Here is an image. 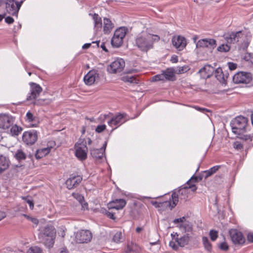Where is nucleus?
Here are the masks:
<instances>
[{
    "instance_id": "f257e3e1",
    "label": "nucleus",
    "mask_w": 253,
    "mask_h": 253,
    "mask_svg": "<svg viewBox=\"0 0 253 253\" xmlns=\"http://www.w3.org/2000/svg\"><path fill=\"white\" fill-rule=\"evenodd\" d=\"M248 124V118L240 116L232 120L230 122V126L232 132L237 135L238 138L245 141L250 140L252 141L253 136L251 135L245 134Z\"/></svg>"
},
{
    "instance_id": "f03ea898",
    "label": "nucleus",
    "mask_w": 253,
    "mask_h": 253,
    "mask_svg": "<svg viewBox=\"0 0 253 253\" xmlns=\"http://www.w3.org/2000/svg\"><path fill=\"white\" fill-rule=\"evenodd\" d=\"M160 39V37L157 35L143 34L136 37L135 40V45L141 51L147 52L153 48L154 42L159 41Z\"/></svg>"
},
{
    "instance_id": "7ed1b4c3",
    "label": "nucleus",
    "mask_w": 253,
    "mask_h": 253,
    "mask_svg": "<svg viewBox=\"0 0 253 253\" xmlns=\"http://www.w3.org/2000/svg\"><path fill=\"white\" fill-rule=\"evenodd\" d=\"M41 236L45 245L48 248L52 247L56 236V231L52 225H47L42 231Z\"/></svg>"
},
{
    "instance_id": "20e7f679",
    "label": "nucleus",
    "mask_w": 253,
    "mask_h": 253,
    "mask_svg": "<svg viewBox=\"0 0 253 253\" xmlns=\"http://www.w3.org/2000/svg\"><path fill=\"white\" fill-rule=\"evenodd\" d=\"M75 156L81 161L87 158V147L84 139H80L75 144Z\"/></svg>"
},
{
    "instance_id": "39448f33",
    "label": "nucleus",
    "mask_w": 253,
    "mask_h": 253,
    "mask_svg": "<svg viewBox=\"0 0 253 253\" xmlns=\"http://www.w3.org/2000/svg\"><path fill=\"white\" fill-rule=\"evenodd\" d=\"M246 35L243 30L237 32H228L225 33L223 37L228 43L235 44L241 42Z\"/></svg>"
},
{
    "instance_id": "423d86ee",
    "label": "nucleus",
    "mask_w": 253,
    "mask_h": 253,
    "mask_svg": "<svg viewBox=\"0 0 253 253\" xmlns=\"http://www.w3.org/2000/svg\"><path fill=\"white\" fill-rule=\"evenodd\" d=\"M188 189H190L192 192H195L196 191L197 188L195 184H192L191 185H188V186H186L179 189L177 191V193L173 192L171 194V197L169 198V199H170V201H171V208H173L176 206L178 202L179 197L182 199V197L181 196H182L183 195H186V190Z\"/></svg>"
},
{
    "instance_id": "0eeeda50",
    "label": "nucleus",
    "mask_w": 253,
    "mask_h": 253,
    "mask_svg": "<svg viewBox=\"0 0 253 253\" xmlns=\"http://www.w3.org/2000/svg\"><path fill=\"white\" fill-rule=\"evenodd\" d=\"M127 29L125 27L119 28L115 31L111 40V44L113 46L119 47L122 44Z\"/></svg>"
},
{
    "instance_id": "6e6552de",
    "label": "nucleus",
    "mask_w": 253,
    "mask_h": 253,
    "mask_svg": "<svg viewBox=\"0 0 253 253\" xmlns=\"http://www.w3.org/2000/svg\"><path fill=\"white\" fill-rule=\"evenodd\" d=\"M253 79L252 74L250 72H239L235 74L232 78L233 82L236 84L251 83Z\"/></svg>"
},
{
    "instance_id": "1a4fd4ad",
    "label": "nucleus",
    "mask_w": 253,
    "mask_h": 253,
    "mask_svg": "<svg viewBox=\"0 0 253 253\" xmlns=\"http://www.w3.org/2000/svg\"><path fill=\"white\" fill-rule=\"evenodd\" d=\"M23 0L20 2L15 1L14 0H5L4 5L7 12L13 16H17L18 11L21 6Z\"/></svg>"
},
{
    "instance_id": "9d476101",
    "label": "nucleus",
    "mask_w": 253,
    "mask_h": 253,
    "mask_svg": "<svg viewBox=\"0 0 253 253\" xmlns=\"http://www.w3.org/2000/svg\"><path fill=\"white\" fill-rule=\"evenodd\" d=\"M92 238L91 232L88 230H80L75 235V241L77 243H87L90 242Z\"/></svg>"
},
{
    "instance_id": "9b49d317",
    "label": "nucleus",
    "mask_w": 253,
    "mask_h": 253,
    "mask_svg": "<svg viewBox=\"0 0 253 253\" xmlns=\"http://www.w3.org/2000/svg\"><path fill=\"white\" fill-rule=\"evenodd\" d=\"M125 66V62L122 58H117L108 67L107 70L110 73H120Z\"/></svg>"
},
{
    "instance_id": "f8f14e48",
    "label": "nucleus",
    "mask_w": 253,
    "mask_h": 253,
    "mask_svg": "<svg viewBox=\"0 0 253 253\" xmlns=\"http://www.w3.org/2000/svg\"><path fill=\"white\" fill-rule=\"evenodd\" d=\"M38 139V133L35 130L25 131L22 135V140L27 145H32Z\"/></svg>"
},
{
    "instance_id": "ddd939ff",
    "label": "nucleus",
    "mask_w": 253,
    "mask_h": 253,
    "mask_svg": "<svg viewBox=\"0 0 253 253\" xmlns=\"http://www.w3.org/2000/svg\"><path fill=\"white\" fill-rule=\"evenodd\" d=\"M99 71L95 69L89 71L84 78V83L87 85H91L97 82L100 78Z\"/></svg>"
},
{
    "instance_id": "4468645a",
    "label": "nucleus",
    "mask_w": 253,
    "mask_h": 253,
    "mask_svg": "<svg viewBox=\"0 0 253 253\" xmlns=\"http://www.w3.org/2000/svg\"><path fill=\"white\" fill-rule=\"evenodd\" d=\"M30 86V92L28 93L26 100H34L39 96L42 91V87L38 84L31 82L29 84Z\"/></svg>"
},
{
    "instance_id": "2eb2a0df",
    "label": "nucleus",
    "mask_w": 253,
    "mask_h": 253,
    "mask_svg": "<svg viewBox=\"0 0 253 253\" xmlns=\"http://www.w3.org/2000/svg\"><path fill=\"white\" fill-rule=\"evenodd\" d=\"M229 234L232 242L235 245H243L245 242V238L242 233L237 229H231L229 231Z\"/></svg>"
},
{
    "instance_id": "dca6fc26",
    "label": "nucleus",
    "mask_w": 253,
    "mask_h": 253,
    "mask_svg": "<svg viewBox=\"0 0 253 253\" xmlns=\"http://www.w3.org/2000/svg\"><path fill=\"white\" fill-rule=\"evenodd\" d=\"M83 180L82 176L79 175L71 174L68 178L65 184L67 188L69 189H73L76 188Z\"/></svg>"
},
{
    "instance_id": "f3484780",
    "label": "nucleus",
    "mask_w": 253,
    "mask_h": 253,
    "mask_svg": "<svg viewBox=\"0 0 253 253\" xmlns=\"http://www.w3.org/2000/svg\"><path fill=\"white\" fill-rule=\"evenodd\" d=\"M14 122V118L7 114H0V128L6 129L11 126Z\"/></svg>"
},
{
    "instance_id": "a211bd4d",
    "label": "nucleus",
    "mask_w": 253,
    "mask_h": 253,
    "mask_svg": "<svg viewBox=\"0 0 253 253\" xmlns=\"http://www.w3.org/2000/svg\"><path fill=\"white\" fill-rule=\"evenodd\" d=\"M126 116V114L118 113L108 121V124L111 126H116L115 128L112 129L113 130L126 122V120L125 119Z\"/></svg>"
},
{
    "instance_id": "6ab92c4d",
    "label": "nucleus",
    "mask_w": 253,
    "mask_h": 253,
    "mask_svg": "<svg viewBox=\"0 0 253 253\" xmlns=\"http://www.w3.org/2000/svg\"><path fill=\"white\" fill-rule=\"evenodd\" d=\"M216 46V41L213 39H203L199 40L196 43L197 48H211L214 49Z\"/></svg>"
},
{
    "instance_id": "aec40b11",
    "label": "nucleus",
    "mask_w": 253,
    "mask_h": 253,
    "mask_svg": "<svg viewBox=\"0 0 253 253\" xmlns=\"http://www.w3.org/2000/svg\"><path fill=\"white\" fill-rule=\"evenodd\" d=\"M172 43L178 50H182L186 46V39L181 36H174L172 38Z\"/></svg>"
},
{
    "instance_id": "412c9836",
    "label": "nucleus",
    "mask_w": 253,
    "mask_h": 253,
    "mask_svg": "<svg viewBox=\"0 0 253 253\" xmlns=\"http://www.w3.org/2000/svg\"><path fill=\"white\" fill-rule=\"evenodd\" d=\"M141 204L137 202H133L128 205L129 213L134 218L138 216L140 213Z\"/></svg>"
},
{
    "instance_id": "4be33fe9",
    "label": "nucleus",
    "mask_w": 253,
    "mask_h": 253,
    "mask_svg": "<svg viewBox=\"0 0 253 253\" xmlns=\"http://www.w3.org/2000/svg\"><path fill=\"white\" fill-rule=\"evenodd\" d=\"M126 201L123 199H117L110 202L107 204V207L109 210L116 209L121 210L125 207Z\"/></svg>"
},
{
    "instance_id": "5701e85b",
    "label": "nucleus",
    "mask_w": 253,
    "mask_h": 253,
    "mask_svg": "<svg viewBox=\"0 0 253 253\" xmlns=\"http://www.w3.org/2000/svg\"><path fill=\"white\" fill-rule=\"evenodd\" d=\"M214 71V68L212 66L206 65L199 71L198 73L200 74L203 78H209L212 75Z\"/></svg>"
},
{
    "instance_id": "b1692460",
    "label": "nucleus",
    "mask_w": 253,
    "mask_h": 253,
    "mask_svg": "<svg viewBox=\"0 0 253 253\" xmlns=\"http://www.w3.org/2000/svg\"><path fill=\"white\" fill-rule=\"evenodd\" d=\"M171 236L173 237V239H174L177 242L178 246L182 247L187 245L190 240V237L187 234L184 235L179 238L177 237L178 235L176 233L175 235L171 234Z\"/></svg>"
},
{
    "instance_id": "393cba45",
    "label": "nucleus",
    "mask_w": 253,
    "mask_h": 253,
    "mask_svg": "<svg viewBox=\"0 0 253 253\" xmlns=\"http://www.w3.org/2000/svg\"><path fill=\"white\" fill-rule=\"evenodd\" d=\"M162 71L166 81H174L176 80L175 71L173 68H167Z\"/></svg>"
},
{
    "instance_id": "a878e982",
    "label": "nucleus",
    "mask_w": 253,
    "mask_h": 253,
    "mask_svg": "<svg viewBox=\"0 0 253 253\" xmlns=\"http://www.w3.org/2000/svg\"><path fill=\"white\" fill-rule=\"evenodd\" d=\"M10 164L9 159L2 155H0V174L7 169Z\"/></svg>"
},
{
    "instance_id": "bb28decb",
    "label": "nucleus",
    "mask_w": 253,
    "mask_h": 253,
    "mask_svg": "<svg viewBox=\"0 0 253 253\" xmlns=\"http://www.w3.org/2000/svg\"><path fill=\"white\" fill-rule=\"evenodd\" d=\"M89 15L92 17V19L94 21V28L95 30H100L102 26L101 18L97 13H89Z\"/></svg>"
},
{
    "instance_id": "cd10ccee",
    "label": "nucleus",
    "mask_w": 253,
    "mask_h": 253,
    "mask_svg": "<svg viewBox=\"0 0 253 253\" xmlns=\"http://www.w3.org/2000/svg\"><path fill=\"white\" fill-rule=\"evenodd\" d=\"M151 204L154 206L155 208H169L170 210H172L173 208H171V201H170V199H169V201H165L163 202H159L155 201H152L151 202Z\"/></svg>"
},
{
    "instance_id": "c85d7f7f",
    "label": "nucleus",
    "mask_w": 253,
    "mask_h": 253,
    "mask_svg": "<svg viewBox=\"0 0 253 253\" xmlns=\"http://www.w3.org/2000/svg\"><path fill=\"white\" fill-rule=\"evenodd\" d=\"M104 153L103 149L93 148L90 150V155L96 161L101 160L104 155Z\"/></svg>"
},
{
    "instance_id": "c756f323",
    "label": "nucleus",
    "mask_w": 253,
    "mask_h": 253,
    "mask_svg": "<svg viewBox=\"0 0 253 253\" xmlns=\"http://www.w3.org/2000/svg\"><path fill=\"white\" fill-rule=\"evenodd\" d=\"M114 27L113 24L109 18H104L103 31L105 34H109Z\"/></svg>"
},
{
    "instance_id": "7c9ffc66",
    "label": "nucleus",
    "mask_w": 253,
    "mask_h": 253,
    "mask_svg": "<svg viewBox=\"0 0 253 253\" xmlns=\"http://www.w3.org/2000/svg\"><path fill=\"white\" fill-rule=\"evenodd\" d=\"M221 168V166H215L208 170H206L203 171V176L205 179H207L208 177L211 176Z\"/></svg>"
},
{
    "instance_id": "2f4dec72",
    "label": "nucleus",
    "mask_w": 253,
    "mask_h": 253,
    "mask_svg": "<svg viewBox=\"0 0 253 253\" xmlns=\"http://www.w3.org/2000/svg\"><path fill=\"white\" fill-rule=\"evenodd\" d=\"M50 152V149L49 148H45L37 150L35 154V157L37 159H40L43 157L45 156Z\"/></svg>"
},
{
    "instance_id": "473e14b6",
    "label": "nucleus",
    "mask_w": 253,
    "mask_h": 253,
    "mask_svg": "<svg viewBox=\"0 0 253 253\" xmlns=\"http://www.w3.org/2000/svg\"><path fill=\"white\" fill-rule=\"evenodd\" d=\"M52 102V100L49 98L45 99H35L33 102L34 105L37 106H43L46 105L50 104Z\"/></svg>"
},
{
    "instance_id": "72a5a7b5",
    "label": "nucleus",
    "mask_w": 253,
    "mask_h": 253,
    "mask_svg": "<svg viewBox=\"0 0 253 253\" xmlns=\"http://www.w3.org/2000/svg\"><path fill=\"white\" fill-rule=\"evenodd\" d=\"M215 77L220 83L225 84L223 71L221 68L219 67L215 70Z\"/></svg>"
},
{
    "instance_id": "f704fd0d",
    "label": "nucleus",
    "mask_w": 253,
    "mask_h": 253,
    "mask_svg": "<svg viewBox=\"0 0 253 253\" xmlns=\"http://www.w3.org/2000/svg\"><path fill=\"white\" fill-rule=\"evenodd\" d=\"M25 120L29 123H38L39 120L37 117L34 115V114L30 111H29L26 115Z\"/></svg>"
},
{
    "instance_id": "c9c22d12",
    "label": "nucleus",
    "mask_w": 253,
    "mask_h": 253,
    "mask_svg": "<svg viewBox=\"0 0 253 253\" xmlns=\"http://www.w3.org/2000/svg\"><path fill=\"white\" fill-rule=\"evenodd\" d=\"M202 242L205 250L210 253L211 252L212 249V245L208 237H203Z\"/></svg>"
},
{
    "instance_id": "e433bc0d",
    "label": "nucleus",
    "mask_w": 253,
    "mask_h": 253,
    "mask_svg": "<svg viewBox=\"0 0 253 253\" xmlns=\"http://www.w3.org/2000/svg\"><path fill=\"white\" fill-rule=\"evenodd\" d=\"M23 128L22 127L18 126L16 125L12 126L10 129V132L13 136H17L22 132Z\"/></svg>"
},
{
    "instance_id": "4c0bfd02",
    "label": "nucleus",
    "mask_w": 253,
    "mask_h": 253,
    "mask_svg": "<svg viewBox=\"0 0 253 253\" xmlns=\"http://www.w3.org/2000/svg\"><path fill=\"white\" fill-rule=\"evenodd\" d=\"M203 177H204V176H203V173L202 174V175H199V176H195L194 175L186 183L189 186V185H191L192 184H191V183L192 182H200V181L202 180Z\"/></svg>"
},
{
    "instance_id": "58836bf2",
    "label": "nucleus",
    "mask_w": 253,
    "mask_h": 253,
    "mask_svg": "<svg viewBox=\"0 0 253 253\" xmlns=\"http://www.w3.org/2000/svg\"><path fill=\"white\" fill-rule=\"evenodd\" d=\"M180 228H183L185 232H189L192 230V227L189 221H184L183 223H181L179 226Z\"/></svg>"
},
{
    "instance_id": "ea45409f",
    "label": "nucleus",
    "mask_w": 253,
    "mask_h": 253,
    "mask_svg": "<svg viewBox=\"0 0 253 253\" xmlns=\"http://www.w3.org/2000/svg\"><path fill=\"white\" fill-rule=\"evenodd\" d=\"M14 156L18 161L25 160L26 158V154L22 150H18Z\"/></svg>"
},
{
    "instance_id": "a19ab883",
    "label": "nucleus",
    "mask_w": 253,
    "mask_h": 253,
    "mask_svg": "<svg viewBox=\"0 0 253 253\" xmlns=\"http://www.w3.org/2000/svg\"><path fill=\"white\" fill-rule=\"evenodd\" d=\"M72 196L79 201L81 204H82V203L84 202V197L78 193H73Z\"/></svg>"
},
{
    "instance_id": "79ce46f5",
    "label": "nucleus",
    "mask_w": 253,
    "mask_h": 253,
    "mask_svg": "<svg viewBox=\"0 0 253 253\" xmlns=\"http://www.w3.org/2000/svg\"><path fill=\"white\" fill-rule=\"evenodd\" d=\"M126 81L135 84H137L139 82V80L135 76H126Z\"/></svg>"
},
{
    "instance_id": "37998d69",
    "label": "nucleus",
    "mask_w": 253,
    "mask_h": 253,
    "mask_svg": "<svg viewBox=\"0 0 253 253\" xmlns=\"http://www.w3.org/2000/svg\"><path fill=\"white\" fill-rule=\"evenodd\" d=\"M122 233L121 232H117L114 235L113 240L118 243L122 242L121 240L122 239Z\"/></svg>"
},
{
    "instance_id": "c03bdc74",
    "label": "nucleus",
    "mask_w": 253,
    "mask_h": 253,
    "mask_svg": "<svg viewBox=\"0 0 253 253\" xmlns=\"http://www.w3.org/2000/svg\"><path fill=\"white\" fill-rule=\"evenodd\" d=\"M152 81L154 82L166 81L163 71L161 74L154 76L152 78Z\"/></svg>"
},
{
    "instance_id": "a18cd8bd",
    "label": "nucleus",
    "mask_w": 253,
    "mask_h": 253,
    "mask_svg": "<svg viewBox=\"0 0 253 253\" xmlns=\"http://www.w3.org/2000/svg\"><path fill=\"white\" fill-rule=\"evenodd\" d=\"M230 49V47L227 44H221L217 47V50L220 52H227Z\"/></svg>"
},
{
    "instance_id": "49530a36",
    "label": "nucleus",
    "mask_w": 253,
    "mask_h": 253,
    "mask_svg": "<svg viewBox=\"0 0 253 253\" xmlns=\"http://www.w3.org/2000/svg\"><path fill=\"white\" fill-rule=\"evenodd\" d=\"M42 250L40 248L38 247H31L27 251L26 253H41Z\"/></svg>"
},
{
    "instance_id": "de8ad7c7",
    "label": "nucleus",
    "mask_w": 253,
    "mask_h": 253,
    "mask_svg": "<svg viewBox=\"0 0 253 253\" xmlns=\"http://www.w3.org/2000/svg\"><path fill=\"white\" fill-rule=\"evenodd\" d=\"M209 235L211 240L214 241L218 237V232L214 230H211L210 231Z\"/></svg>"
},
{
    "instance_id": "09e8293b",
    "label": "nucleus",
    "mask_w": 253,
    "mask_h": 253,
    "mask_svg": "<svg viewBox=\"0 0 253 253\" xmlns=\"http://www.w3.org/2000/svg\"><path fill=\"white\" fill-rule=\"evenodd\" d=\"M22 215L24 217H25L26 219H27L28 220L31 221L36 225H37L39 223L38 219L35 217H31L26 214H23Z\"/></svg>"
},
{
    "instance_id": "8fccbe9b",
    "label": "nucleus",
    "mask_w": 253,
    "mask_h": 253,
    "mask_svg": "<svg viewBox=\"0 0 253 253\" xmlns=\"http://www.w3.org/2000/svg\"><path fill=\"white\" fill-rule=\"evenodd\" d=\"M233 146L235 149L238 150H241L244 148L243 144H241V142L237 141L234 142Z\"/></svg>"
},
{
    "instance_id": "3c124183",
    "label": "nucleus",
    "mask_w": 253,
    "mask_h": 253,
    "mask_svg": "<svg viewBox=\"0 0 253 253\" xmlns=\"http://www.w3.org/2000/svg\"><path fill=\"white\" fill-rule=\"evenodd\" d=\"M219 248L223 251H227L229 249V246L226 242H222L218 245Z\"/></svg>"
},
{
    "instance_id": "603ef678",
    "label": "nucleus",
    "mask_w": 253,
    "mask_h": 253,
    "mask_svg": "<svg viewBox=\"0 0 253 253\" xmlns=\"http://www.w3.org/2000/svg\"><path fill=\"white\" fill-rule=\"evenodd\" d=\"M244 58L246 60L249 61L253 65V53H247L245 55Z\"/></svg>"
},
{
    "instance_id": "864d4df0",
    "label": "nucleus",
    "mask_w": 253,
    "mask_h": 253,
    "mask_svg": "<svg viewBox=\"0 0 253 253\" xmlns=\"http://www.w3.org/2000/svg\"><path fill=\"white\" fill-rule=\"evenodd\" d=\"M106 126L105 125H98L95 131L98 133H100L105 130Z\"/></svg>"
},
{
    "instance_id": "5fc2aeb1",
    "label": "nucleus",
    "mask_w": 253,
    "mask_h": 253,
    "mask_svg": "<svg viewBox=\"0 0 253 253\" xmlns=\"http://www.w3.org/2000/svg\"><path fill=\"white\" fill-rule=\"evenodd\" d=\"M23 199L25 200L26 203H27L29 205L30 208L31 209H33L34 208V203L33 201L29 199L28 197H23Z\"/></svg>"
},
{
    "instance_id": "6e6d98bb",
    "label": "nucleus",
    "mask_w": 253,
    "mask_h": 253,
    "mask_svg": "<svg viewBox=\"0 0 253 253\" xmlns=\"http://www.w3.org/2000/svg\"><path fill=\"white\" fill-rule=\"evenodd\" d=\"M188 66H184L182 67H180L179 68L178 73V74H182L186 72L189 70Z\"/></svg>"
},
{
    "instance_id": "4d7b16f0",
    "label": "nucleus",
    "mask_w": 253,
    "mask_h": 253,
    "mask_svg": "<svg viewBox=\"0 0 253 253\" xmlns=\"http://www.w3.org/2000/svg\"><path fill=\"white\" fill-rule=\"evenodd\" d=\"M228 68L230 70L233 71L237 68V64L233 62H229L227 63Z\"/></svg>"
},
{
    "instance_id": "13d9d810",
    "label": "nucleus",
    "mask_w": 253,
    "mask_h": 253,
    "mask_svg": "<svg viewBox=\"0 0 253 253\" xmlns=\"http://www.w3.org/2000/svg\"><path fill=\"white\" fill-rule=\"evenodd\" d=\"M184 221H185V217L183 216L182 217L175 219L173 220V223L175 224L178 223H183Z\"/></svg>"
},
{
    "instance_id": "bf43d9fd",
    "label": "nucleus",
    "mask_w": 253,
    "mask_h": 253,
    "mask_svg": "<svg viewBox=\"0 0 253 253\" xmlns=\"http://www.w3.org/2000/svg\"><path fill=\"white\" fill-rule=\"evenodd\" d=\"M105 213H106V215L107 216V217L110 218V219H112L113 220L116 219V217H115L114 213H113L112 212L108 211H106Z\"/></svg>"
},
{
    "instance_id": "052dcab7",
    "label": "nucleus",
    "mask_w": 253,
    "mask_h": 253,
    "mask_svg": "<svg viewBox=\"0 0 253 253\" xmlns=\"http://www.w3.org/2000/svg\"><path fill=\"white\" fill-rule=\"evenodd\" d=\"M5 21L6 23L11 24L14 22V19L10 16H7L5 18Z\"/></svg>"
},
{
    "instance_id": "680f3d73",
    "label": "nucleus",
    "mask_w": 253,
    "mask_h": 253,
    "mask_svg": "<svg viewBox=\"0 0 253 253\" xmlns=\"http://www.w3.org/2000/svg\"><path fill=\"white\" fill-rule=\"evenodd\" d=\"M169 245L174 250H177L178 249V246L174 242L170 241L169 243Z\"/></svg>"
},
{
    "instance_id": "e2e57ef3",
    "label": "nucleus",
    "mask_w": 253,
    "mask_h": 253,
    "mask_svg": "<svg viewBox=\"0 0 253 253\" xmlns=\"http://www.w3.org/2000/svg\"><path fill=\"white\" fill-rule=\"evenodd\" d=\"M170 61L172 63H177L178 62V57L173 55L171 57Z\"/></svg>"
},
{
    "instance_id": "0e129e2a",
    "label": "nucleus",
    "mask_w": 253,
    "mask_h": 253,
    "mask_svg": "<svg viewBox=\"0 0 253 253\" xmlns=\"http://www.w3.org/2000/svg\"><path fill=\"white\" fill-rule=\"evenodd\" d=\"M67 249L65 247L60 249L57 253H68Z\"/></svg>"
},
{
    "instance_id": "69168bd1",
    "label": "nucleus",
    "mask_w": 253,
    "mask_h": 253,
    "mask_svg": "<svg viewBox=\"0 0 253 253\" xmlns=\"http://www.w3.org/2000/svg\"><path fill=\"white\" fill-rule=\"evenodd\" d=\"M247 239L250 242H253V232L248 234Z\"/></svg>"
},
{
    "instance_id": "338daca9",
    "label": "nucleus",
    "mask_w": 253,
    "mask_h": 253,
    "mask_svg": "<svg viewBox=\"0 0 253 253\" xmlns=\"http://www.w3.org/2000/svg\"><path fill=\"white\" fill-rule=\"evenodd\" d=\"M223 75H224V78L225 80V84H226L227 79H228V78L229 77V73L227 71H225L223 72Z\"/></svg>"
},
{
    "instance_id": "774afa93",
    "label": "nucleus",
    "mask_w": 253,
    "mask_h": 253,
    "mask_svg": "<svg viewBox=\"0 0 253 253\" xmlns=\"http://www.w3.org/2000/svg\"><path fill=\"white\" fill-rule=\"evenodd\" d=\"M101 48L105 52H108V50L107 49L106 45H105V42H102L101 44L100 45Z\"/></svg>"
}]
</instances>
